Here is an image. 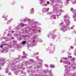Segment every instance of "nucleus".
Masks as SVG:
<instances>
[{
    "label": "nucleus",
    "mask_w": 76,
    "mask_h": 76,
    "mask_svg": "<svg viewBox=\"0 0 76 76\" xmlns=\"http://www.w3.org/2000/svg\"><path fill=\"white\" fill-rule=\"evenodd\" d=\"M47 4H49V1H47Z\"/></svg>",
    "instance_id": "22"
},
{
    "label": "nucleus",
    "mask_w": 76,
    "mask_h": 76,
    "mask_svg": "<svg viewBox=\"0 0 76 76\" xmlns=\"http://www.w3.org/2000/svg\"><path fill=\"white\" fill-rule=\"evenodd\" d=\"M64 59L65 60H66V59H67V58H64Z\"/></svg>",
    "instance_id": "28"
},
{
    "label": "nucleus",
    "mask_w": 76,
    "mask_h": 76,
    "mask_svg": "<svg viewBox=\"0 0 76 76\" xmlns=\"http://www.w3.org/2000/svg\"><path fill=\"white\" fill-rule=\"evenodd\" d=\"M23 56L22 57V58H26V56H28V54L25 53V52H23Z\"/></svg>",
    "instance_id": "3"
},
{
    "label": "nucleus",
    "mask_w": 76,
    "mask_h": 76,
    "mask_svg": "<svg viewBox=\"0 0 76 76\" xmlns=\"http://www.w3.org/2000/svg\"><path fill=\"white\" fill-rule=\"evenodd\" d=\"M60 25H61V24H60Z\"/></svg>",
    "instance_id": "36"
},
{
    "label": "nucleus",
    "mask_w": 76,
    "mask_h": 76,
    "mask_svg": "<svg viewBox=\"0 0 76 76\" xmlns=\"http://www.w3.org/2000/svg\"><path fill=\"white\" fill-rule=\"evenodd\" d=\"M6 70L7 71H6L5 73H7V72H8V68H7L6 69Z\"/></svg>",
    "instance_id": "15"
},
{
    "label": "nucleus",
    "mask_w": 76,
    "mask_h": 76,
    "mask_svg": "<svg viewBox=\"0 0 76 76\" xmlns=\"http://www.w3.org/2000/svg\"><path fill=\"white\" fill-rule=\"evenodd\" d=\"M9 22H10V21H9Z\"/></svg>",
    "instance_id": "32"
},
{
    "label": "nucleus",
    "mask_w": 76,
    "mask_h": 76,
    "mask_svg": "<svg viewBox=\"0 0 76 76\" xmlns=\"http://www.w3.org/2000/svg\"><path fill=\"white\" fill-rule=\"evenodd\" d=\"M64 76H70L71 75L69 74V73H67L64 74Z\"/></svg>",
    "instance_id": "7"
},
{
    "label": "nucleus",
    "mask_w": 76,
    "mask_h": 76,
    "mask_svg": "<svg viewBox=\"0 0 76 76\" xmlns=\"http://www.w3.org/2000/svg\"><path fill=\"white\" fill-rule=\"evenodd\" d=\"M24 25H25L24 24H22V26H24Z\"/></svg>",
    "instance_id": "21"
},
{
    "label": "nucleus",
    "mask_w": 76,
    "mask_h": 76,
    "mask_svg": "<svg viewBox=\"0 0 76 76\" xmlns=\"http://www.w3.org/2000/svg\"><path fill=\"white\" fill-rule=\"evenodd\" d=\"M26 41H23L22 43V44H23H23H26Z\"/></svg>",
    "instance_id": "9"
},
{
    "label": "nucleus",
    "mask_w": 76,
    "mask_h": 76,
    "mask_svg": "<svg viewBox=\"0 0 76 76\" xmlns=\"http://www.w3.org/2000/svg\"><path fill=\"white\" fill-rule=\"evenodd\" d=\"M45 66H46V67H48V65H46Z\"/></svg>",
    "instance_id": "25"
},
{
    "label": "nucleus",
    "mask_w": 76,
    "mask_h": 76,
    "mask_svg": "<svg viewBox=\"0 0 76 76\" xmlns=\"http://www.w3.org/2000/svg\"><path fill=\"white\" fill-rule=\"evenodd\" d=\"M30 11L31 13H33V12H34V9L32 8L31 10H30Z\"/></svg>",
    "instance_id": "10"
},
{
    "label": "nucleus",
    "mask_w": 76,
    "mask_h": 76,
    "mask_svg": "<svg viewBox=\"0 0 76 76\" xmlns=\"http://www.w3.org/2000/svg\"><path fill=\"white\" fill-rule=\"evenodd\" d=\"M50 68H54V67H55L54 65H50Z\"/></svg>",
    "instance_id": "8"
},
{
    "label": "nucleus",
    "mask_w": 76,
    "mask_h": 76,
    "mask_svg": "<svg viewBox=\"0 0 76 76\" xmlns=\"http://www.w3.org/2000/svg\"><path fill=\"white\" fill-rule=\"evenodd\" d=\"M3 47V45H2L0 46V48H2Z\"/></svg>",
    "instance_id": "18"
},
{
    "label": "nucleus",
    "mask_w": 76,
    "mask_h": 76,
    "mask_svg": "<svg viewBox=\"0 0 76 76\" xmlns=\"http://www.w3.org/2000/svg\"><path fill=\"white\" fill-rule=\"evenodd\" d=\"M70 1V0H66L67 1Z\"/></svg>",
    "instance_id": "26"
},
{
    "label": "nucleus",
    "mask_w": 76,
    "mask_h": 76,
    "mask_svg": "<svg viewBox=\"0 0 76 76\" xmlns=\"http://www.w3.org/2000/svg\"><path fill=\"white\" fill-rule=\"evenodd\" d=\"M64 17L65 18H67V15L65 16Z\"/></svg>",
    "instance_id": "20"
},
{
    "label": "nucleus",
    "mask_w": 76,
    "mask_h": 76,
    "mask_svg": "<svg viewBox=\"0 0 76 76\" xmlns=\"http://www.w3.org/2000/svg\"><path fill=\"white\" fill-rule=\"evenodd\" d=\"M70 48L71 49H73V47L72 46H71Z\"/></svg>",
    "instance_id": "17"
},
{
    "label": "nucleus",
    "mask_w": 76,
    "mask_h": 76,
    "mask_svg": "<svg viewBox=\"0 0 76 76\" xmlns=\"http://www.w3.org/2000/svg\"><path fill=\"white\" fill-rule=\"evenodd\" d=\"M61 24H63V23H61Z\"/></svg>",
    "instance_id": "30"
},
{
    "label": "nucleus",
    "mask_w": 76,
    "mask_h": 76,
    "mask_svg": "<svg viewBox=\"0 0 76 76\" xmlns=\"http://www.w3.org/2000/svg\"><path fill=\"white\" fill-rule=\"evenodd\" d=\"M4 59H3V61H1V64L2 66L4 65Z\"/></svg>",
    "instance_id": "5"
},
{
    "label": "nucleus",
    "mask_w": 76,
    "mask_h": 76,
    "mask_svg": "<svg viewBox=\"0 0 76 76\" xmlns=\"http://www.w3.org/2000/svg\"><path fill=\"white\" fill-rule=\"evenodd\" d=\"M73 13L74 14L76 13V11L75 10H74Z\"/></svg>",
    "instance_id": "13"
},
{
    "label": "nucleus",
    "mask_w": 76,
    "mask_h": 76,
    "mask_svg": "<svg viewBox=\"0 0 76 76\" xmlns=\"http://www.w3.org/2000/svg\"><path fill=\"white\" fill-rule=\"evenodd\" d=\"M48 71V70L47 69H45V70H44V73H46Z\"/></svg>",
    "instance_id": "12"
},
{
    "label": "nucleus",
    "mask_w": 76,
    "mask_h": 76,
    "mask_svg": "<svg viewBox=\"0 0 76 76\" xmlns=\"http://www.w3.org/2000/svg\"><path fill=\"white\" fill-rule=\"evenodd\" d=\"M2 17H3V18H4V16H3Z\"/></svg>",
    "instance_id": "27"
},
{
    "label": "nucleus",
    "mask_w": 76,
    "mask_h": 76,
    "mask_svg": "<svg viewBox=\"0 0 76 76\" xmlns=\"http://www.w3.org/2000/svg\"><path fill=\"white\" fill-rule=\"evenodd\" d=\"M59 12H60L61 13V12H62V11H59Z\"/></svg>",
    "instance_id": "23"
},
{
    "label": "nucleus",
    "mask_w": 76,
    "mask_h": 76,
    "mask_svg": "<svg viewBox=\"0 0 76 76\" xmlns=\"http://www.w3.org/2000/svg\"><path fill=\"white\" fill-rule=\"evenodd\" d=\"M31 60H30V61H31Z\"/></svg>",
    "instance_id": "38"
},
{
    "label": "nucleus",
    "mask_w": 76,
    "mask_h": 76,
    "mask_svg": "<svg viewBox=\"0 0 76 76\" xmlns=\"http://www.w3.org/2000/svg\"><path fill=\"white\" fill-rule=\"evenodd\" d=\"M5 20H6V19H5Z\"/></svg>",
    "instance_id": "34"
},
{
    "label": "nucleus",
    "mask_w": 76,
    "mask_h": 76,
    "mask_svg": "<svg viewBox=\"0 0 76 76\" xmlns=\"http://www.w3.org/2000/svg\"><path fill=\"white\" fill-rule=\"evenodd\" d=\"M66 23L67 25H66V26H65V27L64 28V26H63L61 28L62 31H66V29H68V30H69V27L68 26V25H69L70 22H69V21L68 20H66Z\"/></svg>",
    "instance_id": "1"
},
{
    "label": "nucleus",
    "mask_w": 76,
    "mask_h": 76,
    "mask_svg": "<svg viewBox=\"0 0 76 76\" xmlns=\"http://www.w3.org/2000/svg\"><path fill=\"white\" fill-rule=\"evenodd\" d=\"M70 17H69V19H70Z\"/></svg>",
    "instance_id": "33"
},
{
    "label": "nucleus",
    "mask_w": 76,
    "mask_h": 76,
    "mask_svg": "<svg viewBox=\"0 0 76 76\" xmlns=\"http://www.w3.org/2000/svg\"><path fill=\"white\" fill-rule=\"evenodd\" d=\"M1 68H0V70H1Z\"/></svg>",
    "instance_id": "31"
},
{
    "label": "nucleus",
    "mask_w": 76,
    "mask_h": 76,
    "mask_svg": "<svg viewBox=\"0 0 76 76\" xmlns=\"http://www.w3.org/2000/svg\"><path fill=\"white\" fill-rule=\"evenodd\" d=\"M40 1V3L42 6H44V1H43L42 0H39Z\"/></svg>",
    "instance_id": "2"
},
{
    "label": "nucleus",
    "mask_w": 76,
    "mask_h": 76,
    "mask_svg": "<svg viewBox=\"0 0 76 76\" xmlns=\"http://www.w3.org/2000/svg\"><path fill=\"white\" fill-rule=\"evenodd\" d=\"M49 36H50V37H52V38H55V37H56V36H55L54 35H51V34H49V35H48V38H50V37H49Z\"/></svg>",
    "instance_id": "4"
},
{
    "label": "nucleus",
    "mask_w": 76,
    "mask_h": 76,
    "mask_svg": "<svg viewBox=\"0 0 76 76\" xmlns=\"http://www.w3.org/2000/svg\"><path fill=\"white\" fill-rule=\"evenodd\" d=\"M73 18H75V21H76V15H74Z\"/></svg>",
    "instance_id": "11"
},
{
    "label": "nucleus",
    "mask_w": 76,
    "mask_h": 76,
    "mask_svg": "<svg viewBox=\"0 0 76 76\" xmlns=\"http://www.w3.org/2000/svg\"><path fill=\"white\" fill-rule=\"evenodd\" d=\"M75 3H76V2H74Z\"/></svg>",
    "instance_id": "35"
},
{
    "label": "nucleus",
    "mask_w": 76,
    "mask_h": 76,
    "mask_svg": "<svg viewBox=\"0 0 76 76\" xmlns=\"http://www.w3.org/2000/svg\"><path fill=\"white\" fill-rule=\"evenodd\" d=\"M71 29H73V27H71Z\"/></svg>",
    "instance_id": "24"
},
{
    "label": "nucleus",
    "mask_w": 76,
    "mask_h": 76,
    "mask_svg": "<svg viewBox=\"0 0 76 76\" xmlns=\"http://www.w3.org/2000/svg\"><path fill=\"white\" fill-rule=\"evenodd\" d=\"M7 24H8V23H7Z\"/></svg>",
    "instance_id": "37"
},
{
    "label": "nucleus",
    "mask_w": 76,
    "mask_h": 76,
    "mask_svg": "<svg viewBox=\"0 0 76 76\" xmlns=\"http://www.w3.org/2000/svg\"><path fill=\"white\" fill-rule=\"evenodd\" d=\"M42 11L43 12H47V9L45 8H44L43 9H42Z\"/></svg>",
    "instance_id": "6"
},
{
    "label": "nucleus",
    "mask_w": 76,
    "mask_h": 76,
    "mask_svg": "<svg viewBox=\"0 0 76 76\" xmlns=\"http://www.w3.org/2000/svg\"><path fill=\"white\" fill-rule=\"evenodd\" d=\"M65 67H67V66H65Z\"/></svg>",
    "instance_id": "29"
},
{
    "label": "nucleus",
    "mask_w": 76,
    "mask_h": 76,
    "mask_svg": "<svg viewBox=\"0 0 76 76\" xmlns=\"http://www.w3.org/2000/svg\"><path fill=\"white\" fill-rule=\"evenodd\" d=\"M64 63H68V61H64Z\"/></svg>",
    "instance_id": "14"
},
{
    "label": "nucleus",
    "mask_w": 76,
    "mask_h": 76,
    "mask_svg": "<svg viewBox=\"0 0 76 76\" xmlns=\"http://www.w3.org/2000/svg\"><path fill=\"white\" fill-rule=\"evenodd\" d=\"M37 60H38V61H39V63H41V60H39V59H38Z\"/></svg>",
    "instance_id": "16"
},
{
    "label": "nucleus",
    "mask_w": 76,
    "mask_h": 76,
    "mask_svg": "<svg viewBox=\"0 0 76 76\" xmlns=\"http://www.w3.org/2000/svg\"><path fill=\"white\" fill-rule=\"evenodd\" d=\"M73 10V9L72 8L71 9V11H72Z\"/></svg>",
    "instance_id": "19"
}]
</instances>
